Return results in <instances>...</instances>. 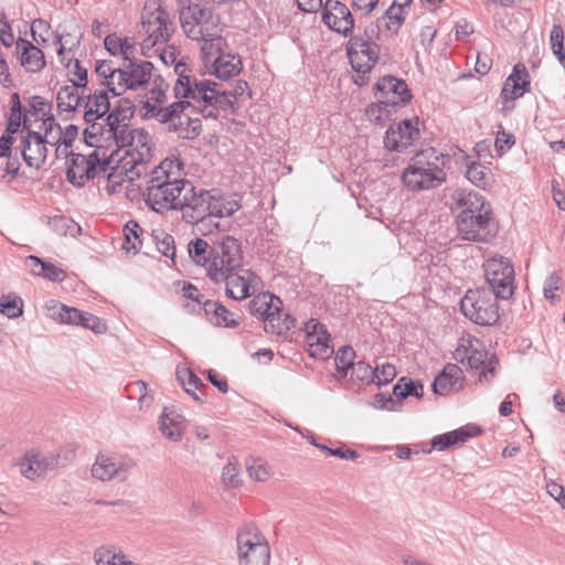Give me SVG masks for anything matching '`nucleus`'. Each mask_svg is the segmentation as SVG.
<instances>
[{"mask_svg": "<svg viewBox=\"0 0 565 565\" xmlns=\"http://www.w3.org/2000/svg\"><path fill=\"white\" fill-rule=\"evenodd\" d=\"M185 64L178 62L174 66L179 75L174 83L175 98H192L196 105V111L205 118H217L220 109L234 110L237 96H242L248 88L244 81H238L233 92H227L222 86L210 79H198L183 72Z\"/></svg>", "mask_w": 565, "mask_h": 565, "instance_id": "1", "label": "nucleus"}, {"mask_svg": "<svg viewBox=\"0 0 565 565\" xmlns=\"http://www.w3.org/2000/svg\"><path fill=\"white\" fill-rule=\"evenodd\" d=\"M168 84L157 76L153 79V87L147 95V99L141 106L142 116L152 118L161 124H167L170 131L178 132L183 139H194L200 135L201 121L198 118H191L184 111L189 108L196 110V103L192 98H178L179 100L162 107L166 102V89Z\"/></svg>", "mask_w": 565, "mask_h": 565, "instance_id": "2", "label": "nucleus"}, {"mask_svg": "<svg viewBox=\"0 0 565 565\" xmlns=\"http://www.w3.org/2000/svg\"><path fill=\"white\" fill-rule=\"evenodd\" d=\"M193 190L183 178L182 163L178 158H166L154 167L147 180L145 201L156 211L178 210L184 194Z\"/></svg>", "mask_w": 565, "mask_h": 565, "instance_id": "3", "label": "nucleus"}, {"mask_svg": "<svg viewBox=\"0 0 565 565\" xmlns=\"http://www.w3.org/2000/svg\"><path fill=\"white\" fill-rule=\"evenodd\" d=\"M239 207L241 204L234 198H225L216 191L196 192L193 188L189 194L183 195L178 210H181L185 222L203 226L207 220L231 216Z\"/></svg>", "mask_w": 565, "mask_h": 565, "instance_id": "4", "label": "nucleus"}, {"mask_svg": "<svg viewBox=\"0 0 565 565\" xmlns=\"http://www.w3.org/2000/svg\"><path fill=\"white\" fill-rule=\"evenodd\" d=\"M118 150L113 151L114 163L129 173L130 178H140L147 173L148 164L153 158L151 136L142 128L129 130L116 141Z\"/></svg>", "mask_w": 565, "mask_h": 565, "instance_id": "5", "label": "nucleus"}, {"mask_svg": "<svg viewBox=\"0 0 565 565\" xmlns=\"http://www.w3.org/2000/svg\"><path fill=\"white\" fill-rule=\"evenodd\" d=\"M142 31L146 34L141 43V53L151 57L166 45L174 32L171 14L154 1L147 2L141 17Z\"/></svg>", "mask_w": 565, "mask_h": 565, "instance_id": "6", "label": "nucleus"}, {"mask_svg": "<svg viewBox=\"0 0 565 565\" xmlns=\"http://www.w3.org/2000/svg\"><path fill=\"white\" fill-rule=\"evenodd\" d=\"M437 161L438 157L431 149L417 153L403 172L404 184L414 191L438 186L446 175Z\"/></svg>", "mask_w": 565, "mask_h": 565, "instance_id": "7", "label": "nucleus"}, {"mask_svg": "<svg viewBox=\"0 0 565 565\" xmlns=\"http://www.w3.org/2000/svg\"><path fill=\"white\" fill-rule=\"evenodd\" d=\"M242 262L241 242L226 235L210 248L207 277L214 282H223L233 270H237L242 266Z\"/></svg>", "mask_w": 565, "mask_h": 565, "instance_id": "8", "label": "nucleus"}, {"mask_svg": "<svg viewBox=\"0 0 565 565\" xmlns=\"http://www.w3.org/2000/svg\"><path fill=\"white\" fill-rule=\"evenodd\" d=\"M114 163V154H108L103 147L92 149L88 153L72 154L67 160L66 177L75 186H83L93 179L97 171L106 173Z\"/></svg>", "mask_w": 565, "mask_h": 565, "instance_id": "9", "label": "nucleus"}, {"mask_svg": "<svg viewBox=\"0 0 565 565\" xmlns=\"http://www.w3.org/2000/svg\"><path fill=\"white\" fill-rule=\"evenodd\" d=\"M236 543L239 565H269L270 548L258 527L253 524L243 526Z\"/></svg>", "mask_w": 565, "mask_h": 565, "instance_id": "10", "label": "nucleus"}, {"mask_svg": "<svg viewBox=\"0 0 565 565\" xmlns=\"http://www.w3.org/2000/svg\"><path fill=\"white\" fill-rule=\"evenodd\" d=\"M483 273L489 290L497 298L508 300L515 290V271L512 263L501 255L483 263Z\"/></svg>", "mask_w": 565, "mask_h": 565, "instance_id": "11", "label": "nucleus"}, {"mask_svg": "<svg viewBox=\"0 0 565 565\" xmlns=\"http://www.w3.org/2000/svg\"><path fill=\"white\" fill-rule=\"evenodd\" d=\"M497 297L486 289L468 290L461 299L462 313L480 326H492L499 320Z\"/></svg>", "mask_w": 565, "mask_h": 565, "instance_id": "12", "label": "nucleus"}, {"mask_svg": "<svg viewBox=\"0 0 565 565\" xmlns=\"http://www.w3.org/2000/svg\"><path fill=\"white\" fill-rule=\"evenodd\" d=\"M375 31L376 28L371 25L363 34L352 36L348 43V56L358 73L366 74L377 63L380 50L372 39Z\"/></svg>", "mask_w": 565, "mask_h": 565, "instance_id": "13", "label": "nucleus"}, {"mask_svg": "<svg viewBox=\"0 0 565 565\" xmlns=\"http://www.w3.org/2000/svg\"><path fill=\"white\" fill-rule=\"evenodd\" d=\"M136 467L134 459L120 455H98L92 466V476L103 482L119 481L128 479L131 470Z\"/></svg>", "mask_w": 565, "mask_h": 565, "instance_id": "14", "label": "nucleus"}, {"mask_svg": "<svg viewBox=\"0 0 565 565\" xmlns=\"http://www.w3.org/2000/svg\"><path fill=\"white\" fill-rule=\"evenodd\" d=\"M457 215V228L468 230L471 226V217L482 218L484 212L492 213L489 202L478 192L457 191L454 194Z\"/></svg>", "mask_w": 565, "mask_h": 565, "instance_id": "15", "label": "nucleus"}, {"mask_svg": "<svg viewBox=\"0 0 565 565\" xmlns=\"http://www.w3.org/2000/svg\"><path fill=\"white\" fill-rule=\"evenodd\" d=\"M455 358L462 363L467 361L471 369L484 365L480 373V381H488V373L494 375L498 362L492 359L487 361V351L479 340H462L456 349Z\"/></svg>", "mask_w": 565, "mask_h": 565, "instance_id": "16", "label": "nucleus"}, {"mask_svg": "<svg viewBox=\"0 0 565 565\" xmlns=\"http://www.w3.org/2000/svg\"><path fill=\"white\" fill-rule=\"evenodd\" d=\"M153 65L151 62L141 61L132 62L129 61L120 68V73L115 75L117 79L118 90L121 94L126 89H138L147 85L152 77Z\"/></svg>", "mask_w": 565, "mask_h": 565, "instance_id": "17", "label": "nucleus"}, {"mask_svg": "<svg viewBox=\"0 0 565 565\" xmlns=\"http://www.w3.org/2000/svg\"><path fill=\"white\" fill-rule=\"evenodd\" d=\"M322 21L339 34L348 35L354 26L349 8L339 0H326L322 7Z\"/></svg>", "mask_w": 565, "mask_h": 565, "instance_id": "18", "label": "nucleus"}, {"mask_svg": "<svg viewBox=\"0 0 565 565\" xmlns=\"http://www.w3.org/2000/svg\"><path fill=\"white\" fill-rule=\"evenodd\" d=\"M305 332L310 356L326 360L332 355L333 348L330 345V335L322 323L310 319L305 324Z\"/></svg>", "mask_w": 565, "mask_h": 565, "instance_id": "19", "label": "nucleus"}, {"mask_svg": "<svg viewBox=\"0 0 565 565\" xmlns=\"http://www.w3.org/2000/svg\"><path fill=\"white\" fill-rule=\"evenodd\" d=\"M377 96L386 106L406 105L412 99V94L405 81L394 76H384L376 83Z\"/></svg>", "mask_w": 565, "mask_h": 565, "instance_id": "20", "label": "nucleus"}, {"mask_svg": "<svg viewBox=\"0 0 565 565\" xmlns=\"http://www.w3.org/2000/svg\"><path fill=\"white\" fill-rule=\"evenodd\" d=\"M223 282H226L228 297L234 300H243L258 288L259 278L250 269L241 266L237 270H233Z\"/></svg>", "mask_w": 565, "mask_h": 565, "instance_id": "21", "label": "nucleus"}, {"mask_svg": "<svg viewBox=\"0 0 565 565\" xmlns=\"http://www.w3.org/2000/svg\"><path fill=\"white\" fill-rule=\"evenodd\" d=\"M419 138V130L413 121L405 119L392 125L385 134L384 145L390 151H404Z\"/></svg>", "mask_w": 565, "mask_h": 565, "instance_id": "22", "label": "nucleus"}, {"mask_svg": "<svg viewBox=\"0 0 565 565\" xmlns=\"http://www.w3.org/2000/svg\"><path fill=\"white\" fill-rule=\"evenodd\" d=\"M58 467V456L53 454L42 455L38 451H28L20 462L21 473L31 480L41 477L47 470Z\"/></svg>", "mask_w": 565, "mask_h": 565, "instance_id": "23", "label": "nucleus"}, {"mask_svg": "<svg viewBox=\"0 0 565 565\" xmlns=\"http://www.w3.org/2000/svg\"><path fill=\"white\" fill-rule=\"evenodd\" d=\"M527 72L523 65H515L513 73L505 79L501 90V97L504 99L502 107L503 111L512 108L511 102L523 96L529 89L530 82L527 81Z\"/></svg>", "mask_w": 565, "mask_h": 565, "instance_id": "24", "label": "nucleus"}, {"mask_svg": "<svg viewBox=\"0 0 565 565\" xmlns=\"http://www.w3.org/2000/svg\"><path fill=\"white\" fill-rule=\"evenodd\" d=\"M20 151L29 167L39 169L46 159L47 148L42 140V135L28 130L21 139Z\"/></svg>", "mask_w": 565, "mask_h": 565, "instance_id": "25", "label": "nucleus"}, {"mask_svg": "<svg viewBox=\"0 0 565 565\" xmlns=\"http://www.w3.org/2000/svg\"><path fill=\"white\" fill-rule=\"evenodd\" d=\"M497 232L495 223L492 218V213L484 212L482 218L471 217V226L468 230L458 228L460 237L465 241L472 242H489Z\"/></svg>", "mask_w": 565, "mask_h": 565, "instance_id": "26", "label": "nucleus"}, {"mask_svg": "<svg viewBox=\"0 0 565 565\" xmlns=\"http://www.w3.org/2000/svg\"><path fill=\"white\" fill-rule=\"evenodd\" d=\"M84 120L89 124L102 118L109 113L110 102L108 93L105 89H96L94 93L87 90L83 102Z\"/></svg>", "mask_w": 565, "mask_h": 565, "instance_id": "27", "label": "nucleus"}, {"mask_svg": "<svg viewBox=\"0 0 565 565\" xmlns=\"http://www.w3.org/2000/svg\"><path fill=\"white\" fill-rule=\"evenodd\" d=\"M85 94L73 85L62 86L56 94L57 111L65 119H70L83 106Z\"/></svg>", "mask_w": 565, "mask_h": 565, "instance_id": "28", "label": "nucleus"}, {"mask_svg": "<svg viewBox=\"0 0 565 565\" xmlns=\"http://www.w3.org/2000/svg\"><path fill=\"white\" fill-rule=\"evenodd\" d=\"M57 42L60 43V47L57 49V55L60 62L64 64L68 68V73L71 75V85L76 86L82 89V94H85L87 88V70L84 68L78 60L73 61V56H68L71 51L66 50L65 43H63V38L58 36Z\"/></svg>", "mask_w": 565, "mask_h": 565, "instance_id": "29", "label": "nucleus"}, {"mask_svg": "<svg viewBox=\"0 0 565 565\" xmlns=\"http://www.w3.org/2000/svg\"><path fill=\"white\" fill-rule=\"evenodd\" d=\"M17 52L20 55V63L26 72L38 73L45 66L43 52L30 41L19 39Z\"/></svg>", "mask_w": 565, "mask_h": 565, "instance_id": "30", "label": "nucleus"}, {"mask_svg": "<svg viewBox=\"0 0 565 565\" xmlns=\"http://www.w3.org/2000/svg\"><path fill=\"white\" fill-rule=\"evenodd\" d=\"M462 380L461 369L456 364H447L443 372L436 376L433 390L436 394L447 395L457 391Z\"/></svg>", "mask_w": 565, "mask_h": 565, "instance_id": "31", "label": "nucleus"}, {"mask_svg": "<svg viewBox=\"0 0 565 565\" xmlns=\"http://www.w3.org/2000/svg\"><path fill=\"white\" fill-rule=\"evenodd\" d=\"M203 309L210 322L216 327L234 328L239 324L241 316L228 311L217 301L206 300Z\"/></svg>", "mask_w": 565, "mask_h": 565, "instance_id": "32", "label": "nucleus"}, {"mask_svg": "<svg viewBox=\"0 0 565 565\" xmlns=\"http://www.w3.org/2000/svg\"><path fill=\"white\" fill-rule=\"evenodd\" d=\"M480 429L475 426H463L459 429L438 435L433 439V447L438 450H445L451 446L463 445L469 438L477 436Z\"/></svg>", "mask_w": 565, "mask_h": 565, "instance_id": "33", "label": "nucleus"}, {"mask_svg": "<svg viewBox=\"0 0 565 565\" xmlns=\"http://www.w3.org/2000/svg\"><path fill=\"white\" fill-rule=\"evenodd\" d=\"M242 71V61L238 55L231 53L220 54L213 61V74L221 79H228Z\"/></svg>", "mask_w": 565, "mask_h": 565, "instance_id": "34", "label": "nucleus"}, {"mask_svg": "<svg viewBox=\"0 0 565 565\" xmlns=\"http://www.w3.org/2000/svg\"><path fill=\"white\" fill-rule=\"evenodd\" d=\"M184 428L183 417L164 408L159 422V429L162 435L170 440L178 441L181 439Z\"/></svg>", "mask_w": 565, "mask_h": 565, "instance_id": "35", "label": "nucleus"}, {"mask_svg": "<svg viewBox=\"0 0 565 565\" xmlns=\"http://www.w3.org/2000/svg\"><path fill=\"white\" fill-rule=\"evenodd\" d=\"M281 300L269 294L263 292L255 296L248 303L249 311L253 316L260 318L264 322L273 310L277 312V306H281Z\"/></svg>", "mask_w": 565, "mask_h": 565, "instance_id": "36", "label": "nucleus"}, {"mask_svg": "<svg viewBox=\"0 0 565 565\" xmlns=\"http://www.w3.org/2000/svg\"><path fill=\"white\" fill-rule=\"evenodd\" d=\"M294 327L295 319L284 312L281 306H277V312L273 310V313H269L264 322L265 331L276 335H285Z\"/></svg>", "mask_w": 565, "mask_h": 565, "instance_id": "37", "label": "nucleus"}, {"mask_svg": "<svg viewBox=\"0 0 565 565\" xmlns=\"http://www.w3.org/2000/svg\"><path fill=\"white\" fill-rule=\"evenodd\" d=\"M130 115L127 114V110L121 108H116L106 118V122L108 126L107 132L109 134L108 138H114L117 141L120 136L127 134L131 130L128 127Z\"/></svg>", "mask_w": 565, "mask_h": 565, "instance_id": "38", "label": "nucleus"}, {"mask_svg": "<svg viewBox=\"0 0 565 565\" xmlns=\"http://www.w3.org/2000/svg\"><path fill=\"white\" fill-rule=\"evenodd\" d=\"M125 242L121 245V249L126 253L137 254L142 245L141 235L143 233L140 225L135 221H129L124 230Z\"/></svg>", "mask_w": 565, "mask_h": 565, "instance_id": "39", "label": "nucleus"}, {"mask_svg": "<svg viewBox=\"0 0 565 565\" xmlns=\"http://www.w3.org/2000/svg\"><path fill=\"white\" fill-rule=\"evenodd\" d=\"M97 565H137L128 561L126 555L115 546H102L95 552Z\"/></svg>", "mask_w": 565, "mask_h": 565, "instance_id": "40", "label": "nucleus"}, {"mask_svg": "<svg viewBox=\"0 0 565 565\" xmlns=\"http://www.w3.org/2000/svg\"><path fill=\"white\" fill-rule=\"evenodd\" d=\"M210 246L206 241L202 238H195L190 241L188 244V253L190 258L200 266L205 268L206 275H209V263H210Z\"/></svg>", "mask_w": 565, "mask_h": 565, "instance_id": "41", "label": "nucleus"}, {"mask_svg": "<svg viewBox=\"0 0 565 565\" xmlns=\"http://www.w3.org/2000/svg\"><path fill=\"white\" fill-rule=\"evenodd\" d=\"M175 373L177 379L184 388V391L188 394H190L195 401L201 402V396L195 393V390H199L200 386L204 385L201 379L196 376L189 367L184 366H178Z\"/></svg>", "mask_w": 565, "mask_h": 565, "instance_id": "42", "label": "nucleus"}, {"mask_svg": "<svg viewBox=\"0 0 565 565\" xmlns=\"http://www.w3.org/2000/svg\"><path fill=\"white\" fill-rule=\"evenodd\" d=\"M96 74L104 79L103 84H105L114 96L121 95V92L118 90L117 79L115 75L120 73V68H115L111 62L108 61H98L95 67Z\"/></svg>", "mask_w": 565, "mask_h": 565, "instance_id": "43", "label": "nucleus"}, {"mask_svg": "<svg viewBox=\"0 0 565 565\" xmlns=\"http://www.w3.org/2000/svg\"><path fill=\"white\" fill-rule=\"evenodd\" d=\"M409 9L399 6L398 0H394L392 6L386 10L384 19L388 31L396 33L404 23Z\"/></svg>", "mask_w": 565, "mask_h": 565, "instance_id": "44", "label": "nucleus"}, {"mask_svg": "<svg viewBox=\"0 0 565 565\" xmlns=\"http://www.w3.org/2000/svg\"><path fill=\"white\" fill-rule=\"evenodd\" d=\"M152 241L159 253L173 260L175 256L174 238L163 230H153L151 234Z\"/></svg>", "mask_w": 565, "mask_h": 565, "instance_id": "45", "label": "nucleus"}, {"mask_svg": "<svg viewBox=\"0 0 565 565\" xmlns=\"http://www.w3.org/2000/svg\"><path fill=\"white\" fill-rule=\"evenodd\" d=\"M466 177L471 183L479 188L486 189L490 185V170L478 162L467 164Z\"/></svg>", "mask_w": 565, "mask_h": 565, "instance_id": "46", "label": "nucleus"}, {"mask_svg": "<svg viewBox=\"0 0 565 565\" xmlns=\"http://www.w3.org/2000/svg\"><path fill=\"white\" fill-rule=\"evenodd\" d=\"M108 170H110V172L107 174L106 191L109 194L116 193L118 186H120L124 181L132 182L137 179L130 178L128 172L119 168V163H115V166H113V163L109 164Z\"/></svg>", "mask_w": 565, "mask_h": 565, "instance_id": "47", "label": "nucleus"}, {"mask_svg": "<svg viewBox=\"0 0 565 565\" xmlns=\"http://www.w3.org/2000/svg\"><path fill=\"white\" fill-rule=\"evenodd\" d=\"M246 470L248 476L258 482L266 481L270 475L271 470L267 462L262 458H249L246 460Z\"/></svg>", "mask_w": 565, "mask_h": 565, "instance_id": "48", "label": "nucleus"}, {"mask_svg": "<svg viewBox=\"0 0 565 565\" xmlns=\"http://www.w3.org/2000/svg\"><path fill=\"white\" fill-rule=\"evenodd\" d=\"M354 359L355 351L351 347L344 345L340 348L334 358L337 371L342 376H345L348 371L355 364Z\"/></svg>", "mask_w": 565, "mask_h": 565, "instance_id": "49", "label": "nucleus"}, {"mask_svg": "<svg viewBox=\"0 0 565 565\" xmlns=\"http://www.w3.org/2000/svg\"><path fill=\"white\" fill-rule=\"evenodd\" d=\"M23 302L18 296L8 295L0 297V312L8 318H18L23 313Z\"/></svg>", "mask_w": 565, "mask_h": 565, "instance_id": "50", "label": "nucleus"}, {"mask_svg": "<svg viewBox=\"0 0 565 565\" xmlns=\"http://www.w3.org/2000/svg\"><path fill=\"white\" fill-rule=\"evenodd\" d=\"M374 367L364 361L356 362L351 367V380L359 384H371L374 380Z\"/></svg>", "mask_w": 565, "mask_h": 565, "instance_id": "51", "label": "nucleus"}, {"mask_svg": "<svg viewBox=\"0 0 565 565\" xmlns=\"http://www.w3.org/2000/svg\"><path fill=\"white\" fill-rule=\"evenodd\" d=\"M392 106H386L381 103V98L377 96V103L370 105L365 115L370 121L381 124L391 115Z\"/></svg>", "mask_w": 565, "mask_h": 565, "instance_id": "52", "label": "nucleus"}, {"mask_svg": "<svg viewBox=\"0 0 565 565\" xmlns=\"http://www.w3.org/2000/svg\"><path fill=\"white\" fill-rule=\"evenodd\" d=\"M29 113L36 119H44L50 116L51 104L41 96H33L29 100Z\"/></svg>", "mask_w": 565, "mask_h": 565, "instance_id": "53", "label": "nucleus"}, {"mask_svg": "<svg viewBox=\"0 0 565 565\" xmlns=\"http://www.w3.org/2000/svg\"><path fill=\"white\" fill-rule=\"evenodd\" d=\"M396 376V369L391 363L374 367L373 383L381 386L392 382Z\"/></svg>", "mask_w": 565, "mask_h": 565, "instance_id": "54", "label": "nucleus"}, {"mask_svg": "<svg viewBox=\"0 0 565 565\" xmlns=\"http://www.w3.org/2000/svg\"><path fill=\"white\" fill-rule=\"evenodd\" d=\"M311 444L328 456L339 457L344 460H353L359 457V454L352 449L330 448L326 445L316 443L315 439L311 440Z\"/></svg>", "mask_w": 565, "mask_h": 565, "instance_id": "55", "label": "nucleus"}, {"mask_svg": "<svg viewBox=\"0 0 565 565\" xmlns=\"http://www.w3.org/2000/svg\"><path fill=\"white\" fill-rule=\"evenodd\" d=\"M222 479L226 486L236 488L241 484L239 469L236 462L230 460L223 468Z\"/></svg>", "mask_w": 565, "mask_h": 565, "instance_id": "56", "label": "nucleus"}, {"mask_svg": "<svg viewBox=\"0 0 565 565\" xmlns=\"http://www.w3.org/2000/svg\"><path fill=\"white\" fill-rule=\"evenodd\" d=\"M113 44H118L119 54L125 56V60L130 61L128 55L132 54V44L128 38L119 39L116 36L108 35L105 39V46L108 51H111Z\"/></svg>", "mask_w": 565, "mask_h": 565, "instance_id": "57", "label": "nucleus"}, {"mask_svg": "<svg viewBox=\"0 0 565 565\" xmlns=\"http://www.w3.org/2000/svg\"><path fill=\"white\" fill-rule=\"evenodd\" d=\"M78 324L93 330L95 333H104L106 331V324L98 317L87 312H82Z\"/></svg>", "mask_w": 565, "mask_h": 565, "instance_id": "58", "label": "nucleus"}, {"mask_svg": "<svg viewBox=\"0 0 565 565\" xmlns=\"http://www.w3.org/2000/svg\"><path fill=\"white\" fill-rule=\"evenodd\" d=\"M0 41L4 46H11L14 42L11 25L3 11H0Z\"/></svg>", "mask_w": 565, "mask_h": 565, "instance_id": "59", "label": "nucleus"}, {"mask_svg": "<svg viewBox=\"0 0 565 565\" xmlns=\"http://www.w3.org/2000/svg\"><path fill=\"white\" fill-rule=\"evenodd\" d=\"M41 268H42L41 277H43L44 279L51 280V281H62V280H64V278L66 276L65 271L62 268L55 266L52 263L45 262Z\"/></svg>", "mask_w": 565, "mask_h": 565, "instance_id": "60", "label": "nucleus"}, {"mask_svg": "<svg viewBox=\"0 0 565 565\" xmlns=\"http://www.w3.org/2000/svg\"><path fill=\"white\" fill-rule=\"evenodd\" d=\"M89 124L90 126L84 130V139L87 146L96 149L99 147L97 143L99 141V137L103 135V129L102 126L96 124V121H92Z\"/></svg>", "mask_w": 565, "mask_h": 565, "instance_id": "61", "label": "nucleus"}, {"mask_svg": "<svg viewBox=\"0 0 565 565\" xmlns=\"http://www.w3.org/2000/svg\"><path fill=\"white\" fill-rule=\"evenodd\" d=\"M561 281H562V279H561L559 275L556 273L551 274L546 278L544 288H543L544 297L546 299H550V300L555 299L554 291L558 290L561 288Z\"/></svg>", "mask_w": 565, "mask_h": 565, "instance_id": "62", "label": "nucleus"}, {"mask_svg": "<svg viewBox=\"0 0 565 565\" xmlns=\"http://www.w3.org/2000/svg\"><path fill=\"white\" fill-rule=\"evenodd\" d=\"M546 490H547V493L552 498H554V500L557 501L563 509H565V489H564V487L554 481H550L546 483Z\"/></svg>", "mask_w": 565, "mask_h": 565, "instance_id": "63", "label": "nucleus"}, {"mask_svg": "<svg viewBox=\"0 0 565 565\" xmlns=\"http://www.w3.org/2000/svg\"><path fill=\"white\" fill-rule=\"evenodd\" d=\"M394 404H395V401L393 399V397L391 395H386L383 393L376 394L372 402V405L375 408L387 409V411L394 409Z\"/></svg>", "mask_w": 565, "mask_h": 565, "instance_id": "64", "label": "nucleus"}]
</instances>
